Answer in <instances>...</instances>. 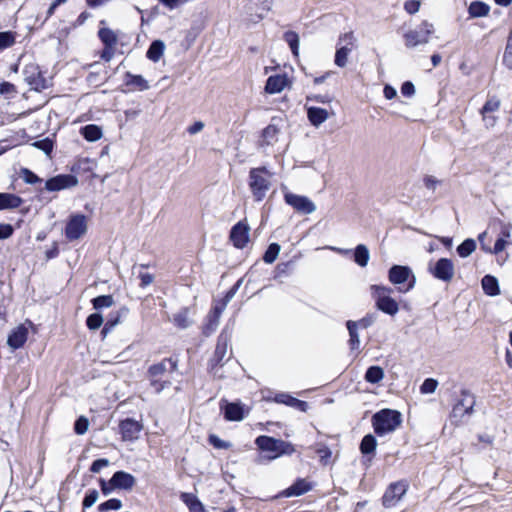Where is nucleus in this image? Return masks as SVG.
Wrapping results in <instances>:
<instances>
[{"instance_id": "61", "label": "nucleus", "mask_w": 512, "mask_h": 512, "mask_svg": "<svg viewBox=\"0 0 512 512\" xmlns=\"http://www.w3.org/2000/svg\"><path fill=\"white\" fill-rule=\"evenodd\" d=\"M34 146L40 148L41 150H43L45 153H50L52 151V148H53V144L50 140L46 139V140H43V141H37L34 143Z\"/></svg>"}, {"instance_id": "16", "label": "nucleus", "mask_w": 512, "mask_h": 512, "mask_svg": "<svg viewBox=\"0 0 512 512\" xmlns=\"http://www.w3.org/2000/svg\"><path fill=\"white\" fill-rule=\"evenodd\" d=\"M291 82L286 74L272 75L267 79L265 91L269 94L282 92Z\"/></svg>"}, {"instance_id": "64", "label": "nucleus", "mask_w": 512, "mask_h": 512, "mask_svg": "<svg viewBox=\"0 0 512 512\" xmlns=\"http://www.w3.org/2000/svg\"><path fill=\"white\" fill-rule=\"evenodd\" d=\"M140 279H141V286L142 287H146L148 285H150L153 280H154V277L153 275L149 274V273H141L140 274Z\"/></svg>"}, {"instance_id": "10", "label": "nucleus", "mask_w": 512, "mask_h": 512, "mask_svg": "<svg viewBox=\"0 0 512 512\" xmlns=\"http://www.w3.org/2000/svg\"><path fill=\"white\" fill-rule=\"evenodd\" d=\"M431 275L443 282L449 283L454 277V264L449 258H440L435 265L429 266Z\"/></svg>"}, {"instance_id": "47", "label": "nucleus", "mask_w": 512, "mask_h": 512, "mask_svg": "<svg viewBox=\"0 0 512 512\" xmlns=\"http://www.w3.org/2000/svg\"><path fill=\"white\" fill-rule=\"evenodd\" d=\"M438 386L437 380L433 378H427L423 381V383L420 386V391L423 394H429L433 393Z\"/></svg>"}, {"instance_id": "54", "label": "nucleus", "mask_w": 512, "mask_h": 512, "mask_svg": "<svg viewBox=\"0 0 512 512\" xmlns=\"http://www.w3.org/2000/svg\"><path fill=\"white\" fill-rule=\"evenodd\" d=\"M223 308L215 307L213 310V314L210 316V323L207 326V329L213 331L218 325L220 314L222 313Z\"/></svg>"}, {"instance_id": "32", "label": "nucleus", "mask_w": 512, "mask_h": 512, "mask_svg": "<svg viewBox=\"0 0 512 512\" xmlns=\"http://www.w3.org/2000/svg\"><path fill=\"white\" fill-rule=\"evenodd\" d=\"M310 490L309 484L305 480H299L289 488H287L283 495L286 497L299 496Z\"/></svg>"}, {"instance_id": "9", "label": "nucleus", "mask_w": 512, "mask_h": 512, "mask_svg": "<svg viewBox=\"0 0 512 512\" xmlns=\"http://www.w3.org/2000/svg\"><path fill=\"white\" fill-rule=\"evenodd\" d=\"M88 229L87 217L82 214L71 215L65 227V237L69 241L83 237Z\"/></svg>"}, {"instance_id": "52", "label": "nucleus", "mask_w": 512, "mask_h": 512, "mask_svg": "<svg viewBox=\"0 0 512 512\" xmlns=\"http://www.w3.org/2000/svg\"><path fill=\"white\" fill-rule=\"evenodd\" d=\"M98 497L99 494L97 490H90L83 500V508H90L91 506H93L97 501Z\"/></svg>"}, {"instance_id": "18", "label": "nucleus", "mask_w": 512, "mask_h": 512, "mask_svg": "<svg viewBox=\"0 0 512 512\" xmlns=\"http://www.w3.org/2000/svg\"><path fill=\"white\" fill-rule=\"evenodd\" d=\"M135 483V477L124 471H117L109 481V484L112 486V488L126 490L132 489Z\"/></svg>"}, {"instance_id": "2", "label": "nucleus", "mask_w": 512, "mask_h": 512, "mask_svg": "<svg viewBox=\"0 0 512 512\" xmlns=\"http://www.w3.org/2000/svg\"><path fill=\"white\" fill-rule=\"evenodd\" d=\"M272 174L265 168H253L249 172V187L256 201H262L271 186Z\"/></svg>"}, {"instance_id": "43", "label": "nucleus", "mask_w": 512, "mask_h": 512, "mask_svg": "<svg viewBox=\"0 0 512 512\" xmlns=\"http://www.w3.org/2000/svg\"><path fill=\"white\" fill-rule=\"evenodd\" d=\"M312 99L310 97L307 98V102L311 101ZM307 112H308V118L310 122L315 125L316 127L320 125V108H316L313 106H309L308 103H306Z\"/></svg>"}, {"instance_id": "56", "label": "nucleus", "mask_w": 512, "mask_h": 512, "mask_svg": "<svg viewBox=\"0 0 512 512\" xmlns=\"http://www.w3.org/2000/svg\"><path fill=\"white\" fill-rule=\"evenodd\" d=\"M401 93L405 97H411L415 93V86L412 82L406 81L401 86Z\"/></svg>"}, {"instance_id": "58", "label": "nucleus", "mask_w": 512, "mask_h": 512, "mask_svg": "<svg viewBox=\"0 0 512 512\" xmlns=\"http://www.w3.org/2000/svg\"><path fill=\"white\" fill-rule=\"evenodd\" d=\"M209 442L215 448H218V449H227L230 446L228 443H226L225 441L221 440L216 435H210L209 436Z\"/></svg>"}, {"instance_id": "8", "label": "nucleus", "mask_w": 512, "mask_h": 512, "mask_svg": "<svg viewBox=\"0 0 512 512\" xmlns=\"http://www.w3.org/2000/svg\"><path fill=\"white\" fill-rule=\"evenodd\" d=\"M409 488V483L406 479L392 482L386 488L381 501L385 508H391L401 500Z\"/></svg>"}, {"instance_id": "27", "label": "nucleus", "mask_w": 512, "mask_h": 512, "mask_svg": "<svg viewBox=\"0 0 512 512\" xmlns=\"http://www.w3.org/2000/svg\"><path fill=\"white\" fill-rule=\"evenodd\" d=\"M125 78V84L127 86H133L140 91L149 89L148 82L141 75H134L130 72H127Z\"/></svg>"}, {"instance_id": "22", "label": "nucleus", "mask_w": 512, "mask_h": 512, "mask_svg": "<svg viewBox=\"0 0 512 512\" xmlns=\"http://www.w3.org/2000/svg\"><path fill=\"white\" fill-rule=\"evenodd\" d=\"M484 293L488 296H497L500 294V287L496 277L485 275L481 280Z\"/></svg>"}, {"instance_id": "50", "label": "nucleus", "mask_w": 512, "mask_h": 512, "mask_svg": "<svg viewBox=\"0 0 512 512\" xmlns=\"http://www.w3.org/2000/svg\"><path fill=\"white\" fill-rule=\"evenodd\" d=\"M500 107V101L497 99H488L481 109V114L485 115L489 112H494Z\"/></svg>"}, {"instance_id": "30", "label": "nucleus", "mask_w": 512, "mask_h": 512, "mask_svg": "<svg viewBox=\"0 0 512 512\" xmlns=\"http://www.w3.org/2000/svg\"><path fill=\"white\" fill-rule=\"evenodd\" d=\"M346 327L349 333L348 344L351 350L356 351L360 348V338L358 334V330L355 329L354 321L348 320L346 322Z\"/></svg>"}, {"instance_id": "34", "label": "nucleus", "mask_w": 512, "mask_h": 512, "mask_svg": "<svg viewBox=\"0 0 512 512\" xmlns=\"http://www.w3.org/2000/svg\"><path fill=\"white\" fill-rule=\"evenodd\" d=\"M279 133V129L276 125L270 124L268 125L262 133V144L272 145L277 141V136Z\"/></svg>"}, {"instance_id": "39", "label": "nucleus", "mask_w": 512, "mask_h": 512, "mask_svg": "<svg viewBox=\"0 0 512 512\" xmlns=\"http://www.w3.org/2000/svg\"><path fill=\"white\" fill-rule=\"evenodd\" d=\"M95 309L108 308L113 305L114 300L111 295H101L92 300Z\"/></svg>"}, {"instance_id": "33", "label": "nucleus", "mask_w": 512, "mask_h": 512, "mask_svg": "<svg viewBox=\"0 0 512 512\" xmlns=\"http://www.w3.org/2000/svg\"><path fill=\"white\" fill-rule=\"evenodd\" d=\"M98 36L105 46L115 47L117 44V35L109 28H101L98 32Z\"/></svg>"}, {"instance_id": "41", "label": "nucleus", "mask_w": 512, "mask_h": 512, "mask_svg": "<svg viewBox=\"0 0 512 512\" xmlns=\"http://www.w3.org/2000/svg\"><path fill=\"white\" fill-rule=\"evenodd\" d=\"M280 252V246L277 243H272L269 245L268 249L266 250L264 254V261L266 263H273Z\"/></svg>"}, {"instance_id": "17", "label": "nucleus", "mask_w": 512, "mask_h": 512, "mask_svg": "<svg viewBox=\"0 0 512 512\" xmlns=\"http://www.w3.org/2000/svg\"><path fill=\"white\" fill-rule=\"evenodd\" d=\"M230 239L234 246L243 248L249 240V228L242 222H238L231 230Z\"/></svg>"}, {"instance_id": "36", "label": "nucleus", "mask_w": 512, "mask_h": 512, "mask_svg": "<svg viewBox=\"0 0 512 512\" xmlns=\"http://www.w3.org/2000/svg\"><path fill=\"white\" fill-rule=\"evenodd\" d=\"M476 249V242L472 238L465 239L460 245L457 247V253L460 257L466 258L471 255Z\"/></svg>"}, {"instance_id": "62", "label": "nucleus", "mask_w": 512, "mask_h": 512, "mask_svg": "<svg viewBox=\"0 0 512 512\" xmlns=\"http://www.w3.org/2000/svg\"><path fill=\"white\" fill-rule=\"evenodd\" d=\"M114 55V47L112 46H105L101 53V58L105 61H110Z\"/></svg>"}, {"instance_id": "3", "label": "nucleus", "mask_w": 512, "mask_h": 512, "mask_svg": "<svg viewBox=\"0 0 512 512\" xmlns=\"http://www.w3.org/2000/svg\"><path fill=\"white\" fill-rule=\"evenodd\" d=\"M255 442L260 450L269 453L267 455L268 460L276 459L284 454L290 455L294 452L291 443L269 436H259Z\"/></svg>"}, {"instance_id": "25", "label": "nucleus", "mask_w": 512, "mask_h": 512, "mask_svg": "<svg viewBox=\"0 0 512 512\" xmlns=\"http://www.w3.org/2000/svg\"><path fill=\"white\" fill-rule=\"evenodd\" d=\"M181 500L188 506L190 512H205L204 505L191 493H182Z\"/></svg>"}, {"instance_id": "63", "label": "nucleus", "mask_w": 512, "mask_h": 512, "mask_svg": "<svg viewBox=\"0 0 512 512\" xmlns=\"http://www.w3.org/2000/svg\"><path fill=\"white\" fill-rule=\"evenodd\" d=\"M204 128V123L201 122V121H197L195 122L193 125H191L190 127H188L187 131L191 134V135H194V134H197L199 133L200 131H202Z\"/></svg>"}, {"instance_id": "23", "label": "nucleus", "mask_w": 512, "mask_h": 512, "mask_svg": "<svg viewBox=\"0 0 512 512\" xmlns=\"http://www.w3.org/2000/svg\"><path fill=\"white\" fill-rule=\"evenodd\" d=\"M490 6L483 1H472L468 7L469 16L472 18L486 17L489 15Z\"/></svg>"}, {"instance_id": "46", "label": "nucleus", "mask_w": 512, "mask_h": 512, "mask_svg": "<svg viewBox=\"0 0 512 512\" xmlns=\"http://www.w3.org/2000/svg\"><path fill=\"white\" fill-rule=\"evenodd\" d=\"M102 323H103V317L99 313H93V314L89 315L86 320V324H87L88 328L91 330H96V329L100 328Z\"/></svg>"}, {"instance_id": "28", "label": "nucleus", "mask_w": 512, "mask_h": 512, "mask_svg": "<svg viewBox=\"0 0 512 512\" xmlns=\"http://www.w3.org/2000/svg\"><path fill=\"white\" fill-rule=\"evenodd\" d=\"M376 447V438L372 434H367L362 438L359 449L363 455H369L375 453Z\"/></svg>"}, {"instance_id": "12", "label": "nucleus", "mask_w": 512, "mask_h": 512, "mask_svg": "<svg viewBox=\"0 0 512 512\" xmlns=\"http://www.w3.org/2000/svg\"><path fill=\"white\" fill-rule=\"evenodd\" d=\"M475 406V397L468 391L463 389L460 398L453 405L452 414L454 417H463L472 413Z\"/></svg>"}, {"instance_id": "11", "label": "nucleus", "mask_w": 512, "mask_h": 512, "mask_svg": "<svg viewBox=\"0 0 512 512\" xmlns=\"http://www.w3.org/2000/svg\"><path fill=\"white\" fill-rule=\"evenodd\" d=\"M284 199L288 205H290L297 213L300 214H310L317 208L315 203H313L306 196L287 192L284 195Z\"/></svg>"}, {"instance_id": "14", "label": "nucleus", "mask_w": 512, "mask_h": 512, "mask_svg": "<svg viewBox=\"0 0 512 512\" xmlns=\"http://www.w3.org/2000/svg\"><path fill=\"white\" fill-rule=\"evenodd\" d=\"M33 324L30 321H26L23 324L17 326L8 336L7 344L12 349H18L22 347L28 337L29 329L32 328Z\"/></svg>"}, {"instance_id": "5", "label": "nucleus", "mask_w": 512, "mask_h": 512, "mask_svg": "<svg viewBox=\"0 0 512 512\" xmlns=\"http://www.w3.org/2000/svg\"><path fill=\"white\" fill-rule=\"evenodd\" d=\"M392 291V288L383 285L371 286L372 296L375 298L377 309L391 316L399 311L397 301L390 297Z\"/></svg>"}, {"instance_id": "45", "label": "nucleus", "mask_w": 512, "mask_h": 512, "mask_svg": "<svg viewBox=\"0 0 512 512\" xmlns=\"http://www.w3.org/2000/svg\"><path fill=\"white\" fill-rule=\"evenodd\" d=\"M122 507V503L118 499H109L108 501L99 505L98 510L100 512H107L109 510H119Z\"/></svg>"}, {"instance_id": "31", "label": "nucleus", "mask_w": 512, "mask_h": 512, "mask_svg": "<svg viewBox=\"0 0 512 512\" xmlns=\"http://www.w3.org/2000/svg\"><path fill=\"white\" fill-rule=\"evenodd\" d=\"M384 378V370L380 366H370L364 375L366 382L371 384H377Z\"/></svg>"}, {"instance_id": "6", "label": "nucleus", "mask_w": 512, "mask_h": 512, "mask_svg": "<svg viewBox=\"0 0 512 512\" xmlns=\"http://www.w3.org/2000/svg\"><path fill=\"white\" fill-rule=\"evenodd\" d=\"M388 279L398 286V291L406 293L415 285V276L408 266L393 265L388 271Z\"/></svg>"}, {"instance_id": "37", "label": "nucleus", "mask_w": 512, "mask_h": 512, "mask_svg": "<svg viewBox=\"0 0 512 512\" xmlns=\"http://www.w3.org/2000/svg\"><path fill=\"white\" fill-rule=\"evenodd\" d=\"M284 40L289 45L294 56L298 55L299 50V36L293 31H287L283 35Z\"/></svg>"}, {"instance_id": "35", "label": "nucleus", "mask_w": 512, "mask_h": 512, "mask_svg": "<svg viewBox=\"0 0 512 512\" xmlns=\"http://www.w3.org/2000/svg\"><path fill=\"white\" fill-rule=\"evenodd\" d=\"M354 261L361 267H365L369 261V251L363 244H359L354 251Z\"/></svg>"}, {"instance_id": "40", "label": "nucleus", "mask_w": 512, "mask_h": 512, "mask_svg": "<svg viewBox=\"0 0 512 512\" xmlns=\"http://www.w3.org/2000/svg\"><path fill=\"white\" fill-rule=\"evenodd\" d=\"M173 322L179 328H187L190 325V321L188 319V310L183 309L179 313L175 314L173 317Z\"/></svg>"}, {"instance_id": "57", "label": "nucleus", "mask_w": 512, "mask_h": 512, "mask_svg": "<svg viewBox=\"0 0 512 512\" xmlns=\"http://www.w3.org/2000/svg\"><path fill=\"white\" fill-rule=\"evenodd\" d=\"M16 93L15 86L10 82H3L0 84V94L4 96H8Z\"/></svg>"}, {"instance_id": "55", "label": "nucleus", "mask_w": 512, "mask_h": 512, "mask_svg": "<svg viewBox=\"0 0 512 512\" xmlns=\"http://www.w3.org/2000/svg\"><path fill=\"white\" fill-rule=\"evenodd\" d=\"M374 318L372 315H366L358 321H354L355 329H366L372 325Z\"/></svg>"}, {"instance_id": "38", "label": "nucleus", "mask_w": 512, "mask_h": 512, "mask_svg": "<svg viewBox=\"0 0 512 512\" xmlns=\"http://www.w3.org/2000/svg\"><path fill=\"white\" fill-rule=\"evenodd\" d=\"M503 64L512 70V28L508 36L507 44L503 54Z\"/></svg>"}, {"instance_id": "21", "label": "nucleus", "mask_w": 512, "mask_h": 512, "mask_svg": "<svg viewBox=\"0 0 512 512\" xmlns=\"http://www.w3.org/2000/svg\"><path fill=\"white\" fill-rule=\"evenodd\" d=\"M23 203V199L12 193H0V210H9L18 208Z\"/></svg>"}, {"instance_id": "26", "label": "nucleus", "mask_w": 512, "mask_h": 512, "mask_svg": "<svg viewBox=\"0 0 512 512\" xmlns=\"http://www.w3.org/2000/svg\"><path fill=\"white\" fill-rule=\"evenodd\" d=\"M81 135L90 142L99 140L102 137V129L94 124H89L81 128Z\"/></svg>"}, {"instance_id": "51", "label": "nucleus", "mask_w": 512, "mask_h": 512, "mask_svg": "<svg viewBox=\"0 0 512 512\" xmlns=\"http://www.w3.org/2000/svg\"><path fill=\"white\" fill-rule=\"evenodd\" d=\"M21 177L28 184H36L41 181V179L35 173L27 168H23L21 170Z\"/></svg>"}, {"instance_id": "20", "label": "nucleus", "mask_w": 512, "mask_h": 512, "mask_svg": "<svg viewBox=\"0 0 512 512\" xmlns=\"http://www.w3.org/2000/svg\"><path fill=\"white\" fill-rule=\"evenodd\" d=\"M274 400L277 403L285 404L287 406L293 407L303 412H305L308 408V404L306 402L298 400L286 393L277 394Z\"/></svg>"}, {"instance_id": "53", "label": "nucleus", "mask_w": 512, "mask_h": 512, "mask_svg": "<svg viewBox=\"0 0 512 512\" xmlns=\"http://www.w3.org/2000/svg\"><path fill=\"white\" fill-rule=\"evenodd\" d=\"M420 6L421 2L419 0H407L404 2V10L410 15L417 13Z\"/></svg>"}, {"instance_id": "1", "label": "nucleus", "mask_w": 512, "mask_h": 512, "mask_svg": "<svg viewBox=\"0 0 512 512\" xmlns=\"http://www.w3.org/2000/svg\"><path fill=\"white\" fill-rule=\"evenodd\" d=\"M374 433L385 436L393 433L402 424V415L398 410L384 408L373 414L371 418Z\"/></svg>"}, {"instance_id": "4", "label": "nucleus", "mask_w": 512, "mask_h": 512, "mask_svg": "<svg viewBox=\"0 0 512 512\" xmlns=\"http://www.w3.org/2000/svg\"><path fill=\"white\" fill-rule=\"evenodd\" d=\"M177 364L172 359H164L161 362L152 365L149 370L151 385L156 393H160L166 386L170 384L168 380H164L167 373L176 370Z\"/></svg>"}, {"instance_id": "29", "label": "nucleus", "mask_w": 512, "mask_h": 512, "mask_svg": "<svg viewBox=\"0 0 512 512\" xmlns=\"http://www.w3.org/2000/svg\"><path fill=\"white\" fill-rule=\"evenodd\" d=\"M165 45L161 40H155L151 43L148 51L147 58L153 62H158L164 53Z\"/></svg>"}, {"instance_id": "48", "label": "nucleus", "mask_w": 512, "mask_h": 512, "mask_svg": "<svg viewBox=\"0 0 512 512\" xmlns=\"http://www.w3.org/2000/svg\"><path fill=\"white\" fill-rule=\"evenodd\" d=\"M89 427V421L86 417L81 416L79 417L74 425L75 433L78 435H83L87 432Z\"/></svg>"}, {"instance_id": "49", "label": "nucleus", "mask_w": 512, "mask_h": 512, "mask_svg": "<svg viewBox=\"0 0 512 512\" xmlns=\"http://www.w3.org/2000/svg\"><path fill=\"white\" fill-rule=\"evenodd\" d=\"M507 244H508L507 240H505L504 238H498L494 244L493 249L485 248L484 245H482L481 247L484 251H486L488 253L498 254L506 248Z\"/></svg>"}, {"instance_id": "60", "label": "nucleus", "mask_w": 512, "mask_h": 512, "mask_svg": "<svg viewBox=\"0 0 512 512\" xmlns=\"http://www.w3.org/2000/svg\"><path fill=\"white\" fill-rule=\"evenodd\" d=\"M108 464L109 461L107 459L95 460L90 467V471L93 473H98L102 468L108 466Z\"/></svg>"}, {"instance_id": "59", "label": "nucleus", "mask_w": 512, "mask_h": 512, "mask_svg": "<svg viewBox=\"0 0 512 512\" xmlns=\"http://www.w3.org/2000/svg\"><path fill=\"white\" fill-rule=\"evenodd\" d=\"M13 232L14 229L10 224H0V240L11 237Z\"/></svg>"}, {"instance_id": "7", "label": "nucleus", "mask_w": 512, "mask_h": 512, "mask_svg": "<svg viewBox=\"0 0 512 512\" xmlns=\"http://www.w3.org/2000/svg\"><path fill=\"white\" fill-rule=\"evenodd\" d=\"M418 28L419 30H409L404 33L403 39L407 48L428 43L431 35L434 33L433 24L427 20H423Z\"/></svg>"}, {"instance_id": "42", "label": "nucleus", "mask_w": 512, "mask_h": 512, "mask_svg": "<svg viewBox=\"0 0 512 512\" xmlns=\"http://www.w3.org/2000/svg\"><path fill=\"white\" fill-rule=\"evenodd\" d=\"M349 52L350 49L345 46L338 48L335 53V64L339 67H344L347 64Z\"/></svg>"}, {"instance_id": "19", "label": "nucleus", "mask_w": 512, "mask_h": 512, "mask_svg": "<svg viewBox=\"0 0 512 512\" xmlns=\"http://www.w3.org/2000/svg\"><path fill=\"white\" fill-rule=\"evenodd\" d=\"M228 343H229V335L226 331H223L217 341L216 349L214 352V356L212 361H214L216 364H221L224 358L227 355L228 350Z\"/></svg>"}, {"instance_id": "44", "label": "nucleus", "mask_w": 512, "mask_h": 512, "mask_svg": "<svg viewBox=\"0 0 512 512\" xmlns=\"http://www.w3.org/2000/svg\"><path fill=\"white\" fill-rule=\"evenodd\" d=\"M15 43L14 33L11 31L0 32V50L12 46Z\"/></svg>"}, {"instance_id": "15", "label": "nucleus", "mask_w": 512, "mask_h": 512, "mask_svg": "<svg viewBox=\"0 0 512 512\" xmlns=\"http://www.w3.org/2000/svg\"><path fill=\"white\" fill-rule=\"evenodd\" d=\"M77 179L72 175H57L50 178L45 183V188L48 191H59L65 188L75 186Z\"/></svg>"}, {"instance_id": "24", "label": "nucleus", "mask_w": 512, "mask_h": 512, "mask_svg": "<svg viewBox=\"0 0 512 512\" xmlns=\"http://www.w3.org/2000/svg\"><path fill=\"white\" fill-rule=\"evenodd\" d=\"M244 415V407L239 403H228L225 406V418L229 421H240Z\"/></svg>"}, {"instance_id": "13", "label": "nucleus", "mask_w": 512, "mask_h": 512, "mask_svg": "<svg viewBox=\"0 0 512 512\" xmlns=\"http://www.w3.org/2000/svg\"><path fill=\"white\" fill-rule=\"evenodd\" d=\"M119 429L123 441H135L143 430V424L132 418H126L119 423Z\"/></svg>"}]
</instances>
